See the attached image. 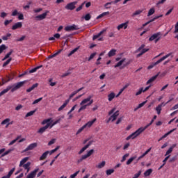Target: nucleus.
Returning <instances> with one entry per match:
<instances>
[{"mask_svg":"<svg viewBox=\"0 0 178 178\" xmlns=\"http://www.w3.org/2000/svg\"><path fill=\"white\" fill-rule=\"evenodd\" d=\"M62 119H65V115H62L61 118L57 119L55 122L53 123L51 122V118L44 120L42 121V124H46L44 127H41L38 131V133H40V134H42V133H45L47 131V129H52L55 124H58L62 120Z\"/></svg>","mask_w":178,"mask_h":178,"instance_id":"obj_1","label":"nucleus"},{"mask_svg":"<svg viewBox=\"0 0 178 178\" xmlns=\"http://www.w3.org/2000/svg\"><path fill=\"white\" fill-rule=\"evenodd\" d=\"M95 122H97V118L93 119L92 121H89L77 131L76 134H79V133H81L82 130H84V129H89V127H91L92 124L95 123Z\"/></svg>","mask_w":178,"mask_h":178,"instance_id":"obj_2","label":"nucleus"},{"mask_svg":"<svg viewBox=\"0 0 178 178\" xmlns=\"http://www.w3.org/2000/svg\"><path fill=\"white\" fill-rule=\"evenodd\" d=\"M26 81H27L17 82V83H15L13 86H11L12 87L11 92H15V91H17L19 88H22V87H23V86L25 85Z\"/></svg>","mask_w":178,"mask_h":178,"instance_id":"obj_3","label":"nucleus"},{"mask_svg":"<svg viewBox=\"0 0 178 178\" xmlns=\"http://www.w3.org/2000/svg\"><path fill=\"white\" fill-rule=\"evenodd\" d=\"M170 55H172V54H166L165 56H163L161 58H160L159 60H157L154 63L149 65L147 69H152L154 67L156 66V65H159V63H161V62H163V60H165V59H168V58H169V56H170Z\"/></svg>","mask_w":178,"mask_h":178,"instance_id":"obj_4","label":"nucleus"},{"mask_svg":"<svg viewBox=\"0 0 178 178\" xmlns=\"http://www.w3.org/2000/svg\"><path fill=\"white\" fill-rule=\"evenodd\" d=\"M93 154L94 149H92L90 151H88L86 154L81 156V157L79 159H78L77 163H81L82 161H84V159H87V158L91 156V155H92Z\"/></svg>","mask_w":178,"mask_h":178,"instance_id":"obj_5","label":"nucleus"},{"mask_svg":"<svg viewBox=\"0 0 178 178\" xmlns=\"http://www.w3.org/2000/svg\"><path fill=\"white\" fill-rule=\"evenodd\" d=\"M76 5H77V1H74L67 3L65 8L67 10H74V9H76Z\"/></svg>","mask_w":178,"mask_h":178,"instance_id":"obj_6","label":"nucleus"},{"mask_svg":"<svg viewBox=\"0 0 178 178\" xmlns=\"http://www.w3.org/2000/svg\"><path fill=\"white\" fill-rule=\"evenodd\" d=\"M75 30H80V28H79V26L75 24L67 26L65 27V31H74Z\"/></svg>","mask_w":178,"mask_h":178,"instance_id":"obj_7","label":"nucleus"},{"mask_svg":"<svg viewBox=\"0 0 178 178\" xmlns=\"http://www.w3.org/2000/svg\"><path fill=\"white\" fill-rule=\"evenodd\" d=\"M38 144L37 143H33L30 144L26 147V148L23 151V152H27V151H33L35 148H37Z\"/></svg>","mask_w":178,"mask_h":178,"instance_id":"obj_8","label":"nucleus"},{"mask_svg":"<svg viewBox=\"0 0 178 178\" xmlns=\"http://www.w3.org/2000/svg\"><path fill=\"white\" fill-rule=\"evenodd\" d=\"M118 116H119V111H117L108 118L107 123H109V122H111V120H112V122H115V120H116V119H118Z\"/></svg>","mask_w":178,"mask_h":178,"instance_id":"obj_9","label":"nucleus"},{"mask_svg":"<svg viewBox=\"0 0 178 178\" xmlns=\"http://www.w3.org/2000/svg\"><path fill=\"white\" fill-rule=\"evenodd\" d=\"M49 13V10H47L45 13H42V15H37L35 19H38V20H44L47 17V15Z\"/></svg>","mask_w":178,"mask_h":178,"instance_id":"obj_10","label":"nucleus"},{"mask_svg":"<svg viewBox=\"0 0 178 178\" xmlns=\"http://www.w3.org/2000/svg\"><path fill=\"white\" fill-rule=\"evenodd\" d=\"M128 24H129V22L120 24V25H118L117 26V29L118 30H122V29H124V30H126V29H127V27L129 26Z\"/></svg>","mask_w":178,"mask_h":178,"instance_id":"obj_11","label":"nucleus"},{"mask_svg":"<svg viewBox=\"0 0 178 178\" xmlns=\"http://www.w3.org/2000/svg\"><path fill=\"white\" fill-rule=\"evenodd\" d=\"M91 144H92V141H89L86 145H85L79 152V155H81L88 148Z\"/></svg>","mask_w":178,"mask_h":178,"instance_id":"obj_12","label":"nucleus"},{"mask_svg":"<svg viewBox=\"0 0 178 178\" xmlns=\"http://www.w3.org/2000/svg\"><path fill=\"white\" fill-rule=\"evenodd\" d=\"M159 35H162V33L157 32L156 33L153 34L149 38V41H154V40H156V38H158Z\"/></svg>","mask_w":178,"mask_h":178,"instance_id":"obj_13","label":"nucleus"},{"mask_svg":"<svg viewBox=\"0 0 178 178\" xmlns=\"http://www.w3.org/2000/svg\"><path fill=\"white\" fill-rule=\"evenodd\" d=\"M23 24L22 22H17L12 26V30H17V29H22Z\"/></svg>","mask_w":178,"mask_h":178,"instance_id":"obj_14","label":"nucleus"},{"mask_svg":"<svg viewBox=\"0 0 178 178\" xmlns=\"http://www.w3.org/2000/svg\"><path fill=\"white\" fill-rule=\"evenodd\" d=\"M105 31H106V29H103L102 31H100L99 33H97V35H93V37H92L93 41H95V40H97V38H99V37H101L102 35L105 33Z\"/></svg>","mask_w":178,"mask_h":178,"instance_id":"obj_15","label":"nucleus"},{"mask_svg":"<svg viewBox=\"0 0 178 178\" xmlns=\"http://www.w3.org/2000/svg\"><path fill=\"white\" fill-rule=\"evenodd\" d=\"M31 165V162L28 161L26 164H23L22 167L24 169L26 170V173H29L30 172V165Z\"/></svg>","mask_w":178,"mask_h":178,"instance_id":"obj_16","label":"nucleus"},{"mask_svg":"<svg viewBox=\"0 0 178 178\" xmlns=\"http://www.w3.org/2000/svg\"><path fill=\"white\" fill-rule=\"evenodd\" d=\"M69 102H70V99L65 100V102L63 103V104L58 108V112H60V111H63V109H65V108H66V106H67V104H69Z\"/></svg>","mask_w":178,"mask_h":178,"instance_id":"obj_17","label":"nucleus"},{"mask_svg":"<svg viewBox=\"0 0 178 178\" xmlns=\"http://www.w3.org/2000/svg\"><path fill=\"white\" fill-rule=\"evenodd\" d=\"M12 86H7V88L4 90H3L1 92H0V97H2V95H3V94H6V92H8L9 90H12Z\"/></svg>","mask_w":178,"mask_h":178,"instance_id":"obj_18","label":"nucleus"},{"mask_svg":"<svg viewBox=\"0 0 178 178\" xmlns=\"http://www.w3.org/2000/svg\"><path fill=\"white\" fill-rule=\"evenodd\" d=\"M91 98H92V96L90 95L86 99H83L80 103V105H86V104H87L88 102H90V101L91 100Z\"/></svg>","mask_w":178,"mask_h":178,"instance_id":"obj_19","label":"nucleus"},{"mask_svg":"<svg viewBox=\"0 0 178 178\" xmlns=\"http://www.w3.org/2000/svg\"><path fill=\"white\" fill-rule=\"evenodd\" d=\"M11 151H13V149H8V150H7V151H6V152H3V153H2V154L0 156V159H1L2 161H3V156H6V155H9V154H10V152Z\"/></svg>","mask_w":178,"mask_h":178,"instance_id":"obj_20","label":"nucleus"},{"mask_svg":"<svg viewBox=\"0 0 178 178\" xmlns=\"http://www.w3.org/2000/svg\"><path fill=\"white\" fill-rule=\"evenodd\" d=\"M37 172H38V168L35 169L34 171L31 172L29 175H28L26 178H34V177H35V175H37Z\"/></svg>","mask_w":178,"mask_h":178,"instance_id":"obj_21","label":"nucleus"},{"mask_svg":"<svg viewBox=\"0 0 178 178\" xmlns=\"http://www.w3.org/2000/svg\"><path fill=\"white\" fill-rule=\"evenodd\" d=\"M147 127H148V126H146L145 127H140L138 130H136L135 132L132 133V134H141V133L144 131V130H145Z\"/></svg>","mask_w":178,"mask_h":178,"instance_id":"obj_22","label":"nucleus"},{"mask_svg":"<svg viewBox=\"0 0 178 178\" xmlns=\"http://www.w3.org/2000/svg\"><path fill=\"white\" fill-rule=\"evenodd\" d=\"M158 78V74L153 76L152 78H150L146 83L147 85L151 84V83H153V81H155L156 79Z\"/></svg>","mask_w":178,"mask_h":178,"instance_id":"obj_23","label":"nucleus"},{"mask_svg":"<svg viewBox=\"0 0 178 178\" xmlns=\"http://www.w3.org/2000/svg\"><path fill=\"white\" fill-rule=\"evenodd\" d=\"M116 55V49H113L108 53V56L109 58H112V56H115Z\"/></svg>","mask_w":178,"mask_h":178,"instance_id":"obj_24","label":"nucleus"},{"mask_svg":"<svg viewBox=\"0 0 178 178\" xmlns=\"http://www.w3.org/2000/svg\"><path fill=\"white\" fill-rule=\"evenodd\" d=\"M48 154H49V151H46L44 153L42 154V156L40 157V161H44L48 156Z\"/></svg>","mask_w":178,"mask_h":178,"instance_id":"obj_25","label":"nucleus"},{"mask_svg":"<svg viewBox=\"0 0 178 178\" xmlns=\"http://www.w3.org/2000/svg\"><path fill=\"white\" fill-rule=\"evenodd\" d=\"M148 51H149V49H143L141 52L140 54H137L136 58H140V56H143V55H144V54H145V52H148Z\"/></svg>","mask_w":178,"mask_h":178,"instance_id":"obj_26","label":"nucleus"},{"mask_svg":"<svg viewBox=\"0 0 178 178\" xmlns=\"http://www.w3.org/2000/svg\"><path fill=\"white\" fill-rule=\"evenodd\" d=\"M153 170L152 168H149L148 170H147L145 172H144V176L145 177H147L148 176H151V173H152Z\"/></svg>","mask_w":178,"mask_h":178,"instance_id":"obj_27","label":"nucleus"},{"mask_svg":"<svg viewBox=\"0 0 178 178\" xmlns=\"http://www.w3.org/2000/svg\"><path fill=\"white\" fill-rule=\"evenodd\" d=\"M37 87H38V83L33 84L31 88L26 90V92H31V91H33L34 88H37Z\"/></svg>","mask_w":178,"mask_h":178,"instance_id":"obj_28","label":"nucleus"},{"mask_svg":"<svg viewBox=\"0 0 178 178\" xmlns=\"http://www.w3.org/2000/svg\"><path fill=\"white\" fill-rule=\"evenodd\" d=\"M115 97H116V95H115V92H112L111 93L108 95V101L111 102V101L113 100Z\"/></svg>","mask_w":178,"mask_h":178,"instance_id":"obj_29","label":"nucleus"},{"mask_svg":"<svg viewBox=\"0 0 178 178\" xmlns=\"http://www.w3.org/2000/svg\"><path fill=\"white\" fill-rule=\"evenodd\" d=\"M29 161V157H25L19 163V168H22V166H23V165H24V163H26V162H27Z\"/></svg>","mask_w":178,"mask_h":178,"instance_id":"obj_30","label":"nucleus"},{"mask_svg":"<svg viewBox=\"0 0 178 178\" xmlns=\"http://www.w3.org/2000/svg\"><path fill=\"white\" fill-rule=\"evenodd\" d=\"M15 168H12V169L8 172V174L6 176H4V177L10 178V176H12V175H13V172H15Z\"/></svg>","mask_w":178,"mask_h":178,"instance_id":"obj_31","label":"nucleus"},{"mask_svg":"<svg viewBox=\"0 0 178 178\" xmlns=\"http://www.w3.org/2000/svg\"><path fill=\"white\" fill-rule=\"evenodd\" d=\"M105 165H106V161H102V163H99L96 168H97L98 169H102V168H104L105 166Z\"/></svg>","mask_w":178,"mask_h":178,"instance_id":"obj_32","label":"nucleus"},{"mask_svg":"<svg viewBox=\"0 0 178 178\" xmlns=\"http://www.w3.org/2000/svg\"><path fill=\"white\" fill-rule=\"evenodd\" d=\"M41 67H42V65L37 66L35 68L31 69L29 71V73H35V72H37V70H38V69H41Z\"/></svg>","mask_w":178,"mask_h":178,"instance_id":"obj_33","label":"nucleus"},{"mask_svg":"<svg viewBox=\"0 0 178 178\" xmlns=\"http://www.w3.org/2000/svg\"><path fill=\"white\" fill-rule=\"evenodd\" d=\"M126 60V58H122L120 61H119L114 67H119V66H122L123 63Z\"/></svg>","mask_w":178,"mask_h":178,"instance_id":"obj_34","label":"nucleus"},{"mask_svg":"<svg viewBox=\"0 0 178 178\" xmlns=\"http://www.w3.org/2000/svg\"><path fill=\"white\" fill-rule=\"evenodd\" d=\"M10 80H13V78H10V76H7L6 79H2L3 84H6V83H9Z\"/></svg>","mask_w":178,"mask_h":178,"instance_id":"obj_35","label":"nucleus"},{"mask_svg":"<svg viewBox=\"0 0 178 178\" xmlns=\"http://www.w3.org/2000/svg\"><path fill=\"white\" fill-rule=\"evenodd\" d=\"M112 173H115L114 169H108V170H106V175L107 176H111V175H112Z\"/></svg>","mask_w":178,"mask_h":178,"instance_id":"obj_36","label":"nucleus"},{"mask_svg":"<svg viewBox=\"0 0 178 178\" xmlns=\"http://www.w3.org/2000/svg\"><path fill=\"white\" fill-rule=\"evenodd\" d=\"M12 36L11 33H7L6 35L2 36V40L3 41H8L9 40V38Z\"/></svg>","mask_w":178,"mask_h":178,"instance_id":"obj_37","label":"nucleus"},{"mask_svg":"<svg viewBox=\"0 0 178 178\" xmlns=\"http://www.w3.org/2000/svg\"><path fill=\"white\" fill-rule=\"evenodd\" d=\"M79 48H80V47H78L74 49L72 51H71L69 53V54L67 55V56H72V55H73L75 52H77V51H79Z\"/></svg>","mask_w":178,"mask_h":178,"instance_id":"obj_38","label":"nucleus"},{"mask_svg":"<svg viewBox=\"0 0 178 178\" xmlns=\"http://www.w3.org/2000/svg\"><path fill=\"white\" fill-rule=\"evenodd\" d=\"M13 53V50H10V52H8L5 56L4 58L2 59V60H6V59H8L10 55H12V54Z\"/></svg>","mask_w":178,"mask_h":178,"instance_id":"obj_39","label":"nucleus"},{"mask_svg":"<svg viewBox=\"0 0 178 178\" xmlns=\"http://www.w3.org/2000/svg\"><path fill=\"white\" fill-rule=\"evenodd\" d=\"M9 122H10V119L6 118L3 122H1V124H7L6 127L9 126Z\"/></svg>","mask_w":178,"mask_h":178,"instance_id":"obj_40","label":"nucleus"},{"mask_svg":"<svg viewBox=\"0 0 178 178\" xmlns=\"http://www.w3.org/2000/svg\"><path fill=\"white\" fill-rule=\"evenodd\" d=\"M82 19H85L86 22H88V20L91 19V15H90V13H88L84 17H82Z\"/></svg>","mask_w":178,"mask_h":178,"instance_id":"obj_41","label":"nucleus"},{"mask_svg":"<svg viewBox=\"0 0 178 178\" xmlns=\"http://www.w3.org/2000/svg\"><path fill=\"white\" fill-rule=\"evenodd\" d=\"M138 136V134H131L129 135L128 137H127L126 140H130L131 138H132V140H134V138H136L137 136Z\"/></svg>","mask_w":178,"mask_h":178,"instance_id":"obj_42","label":"nucleus"},{"mask_svg":"<svg viewBox=\"0 0 178 178\" xmlns=\"http://www.w3.org/2000/svg\"><path fill=\"white\" fill-rule=\"evenodd\" d=\"M81 106L80 107V108L78 110V113H80V112H81V111H84L86 109H87V104H83V105H81Z\"/></svg>","mask_w":178,"mask_h":178,"instance_id":"obj_43","label":"nucleus"},{"mask_svg":"<svg viewBox=\"0 0 178 178\" xmlns=\"http://www.w3.org/2000/svg\"><path fill=\"white\" fill-rule=\"evenodd\" d=\"M12 62V58H8L3 64V67H6Z\"/></svg>","mask_w":178,"mask_h":178,"instance_id":"obj_44","label":"nucleus"},{"mask_svg":"<svg viewBox=\"0 0 178 178\" xmlns=\"http://www.w3.org/2000/svg\"><path fill=\"white\" fill-rule=\"evenodd\" d=\"M140 13H143V10H138L133 13L132 16L134 17V16H138V15H140Z\"/></svg>","mask_w":178,"mask_h":178,"instance_id":"obj_45","label":"nucleus"},{"mask_svg":"<svg viewBox=\"0 0 178 178\" xmlns=\"http://www.w3.org/2000/svg\"><path fill=\"white\" fill-rule=\"evenodd\" d=\"M161 111H162V107L161 106L158 105L156 107V111L157 115H161Z\"/></svg>","mask_w":178,"mask_h":178,"instance_id":"obj_46","label":"nucleus"},{"mask_svg":"<svg viewBox=\"0 0 178 178\" xmlns=\"http://www.w3.org/2000/svg\"><path fill=\"white\" fill-rule=\"evenodd\" d=\"M7 47H6V45H5V44H1V46H0V54H2V52H3L4 51H5V49H7Z\"/></svg>","mask_w":178,"mask_h":178,"instance_id":"obj_47","label":"nucleus"},{"mask_svg":"<svg viewBox=\"0 0 178 178\" xmlns=\"http://www.w3.org/2000/svg\"><path fill=\"white\" fill-rule=\"evenodd\" d=\"M154 13H155V9L154 8H150L149 12H148L147 16L148 17L152 16V15H154Z\"/></svg>","mask_w":178,"mask_h":178,"instance_id":"obj_48","label":"nucleus"},{"mask_svg":"<svg viewBox=\"0 0 178 178\" xmlns=\"http://www.w3.org/2000/svg\"><path fill=\"white\" fill-rule=\"evenodd\" d=\"M59 148H60V146H57L55 149L51 150V151H49V155H52V154H54V152H56V151H58V149H59Z\"/></svg>","mask_w":178,"mask_h":178,"instance_id":"obj_49","label":"nucleus"},{"mask_svg":"<svg viewBox=\"0 0 178 178\" xmlns=\"http://www.w3.org/2000/svg\"><path fill=\"white\" fill-rule=\"evenodd\" d=\"M136 158H137V156H133V157H131L129 159H128V161H127V165H130L131 162H133V161L136 159Z\"/></svg>","mask_w":178,"mask_h":178,"instance_id":"obj_50","label":"nucleus"},{"mask_svg":"<svg viewBox=\"0 0 178 178\" xmlns=\"http://www.w3.org/2000/svg\"><path fill=\"white\" fill-rule=\"evenodd\" d=\"M176 161H177V156H174L169 159L170 163H172V162H176Z\"/></svg>","mask_w":178,"mask_h":178,"instance_id":"obj_51","label":"nucleus"},{"mask_svg":"<svg viewBox=\"0 0 178 178\" xmlns=\"http://www.w3.org/2000/svg\"><path fill=\"white\" fill-rule=\"evenodd\" d=\"M112 3H113V2L111 1V2H108L104 5V8L106 9H111V5H112Z\"/></svg>","mask_w":178,"mask_h":178,"instance_id":"obj_52","label":"nucleus"},{"mask_svg":"<svg viewBox=\"0 0 178 178\" xmlns=\"http://www.w3.org/2000/svg\"><path fill=\"white\" fill-rule=\"evenodd\" d=\"M144 92V88H140L139 90L136 93V96L141 95Z\"/></svg>","mask_w":178,"mask_h":178,"instance_id":"obj_53","label":"nucleus"},{"mask_svg":"<svg viewBox=\"0 0 178 178\" xmlns=\"http://www.w3.org/2000/svg\"><path fill=\"white\" fill-rule=\"evenodd\" d=\"M34 113H35V110L31 111L27 113L26 115V118H29V116H33V115H34Z\"/></svg>","mask_w":178,"mask_h":178,"instance_id":"obj_54","label":"nucleus"},{"mask_svg":"<svg viewBox=\"0 0 178 178\" xmlns=\"http://www.w3.org/2000/svg\"><path fill=\"white\" fill-rule=\"evenodd\" d=\"M95 55H97L96 52L92 53V54H90V57L88 59V62H90V60H91L92 59H94V58L95 57Z\"/></svg>","mask_w":178,"mask_h":178,"instance_id":"obj_55","label":"nucleus"},{"mask_svg":"<svg viewBox=\"0 0 178 178\" xmlns=\"http://www.w3.org/2000/svg\"><path fill=\"white\" fill-rule=\"evenodd\" d=\"M172 151H173V147H170L168 150L166 152L165 156H168L169 154H172Z\"/></svg>","mask_w":178,"mask_h":178,"instance_id":"obj_56","label":"nucleus"},{"mask_svg":"<svg viewBox=\"0 0 178 178\" xmlns=\"http://www.w3.org/2000/svg\"><path fill=\"white\" fill-rule=\"evenodd\" d=\"M42 101V97H40L38 99H35L32 105H35V104H38V102H41Z\"/></svg>","mask_w":178,"mask_h":178,"instance_id":"obj_57","label":"nucleus"},{"mask_svg":"<svg viewBox=\"0 0 178 178\" xmlns=\"http://www.w3.org/2000/svg\"><path fill=\"white\" fill-rule=\"evenodd\" d=\"M163 15H160L159 16H155L154 18H152V19H150V22H155V20H156L157 19H159V17H163Z\"/></svg>","mask_w":178,"mask_h":178,"instance_id":"obj_58","label":"nucleus"},{"mask_svg":"<svg viewBox=\"0 0 178 178\" xmlns=\"http://www.w3.org/2000/svg\"><path fill=\"white\" fill-rule=\"evenodd\" d=\"M145 104H147V101H145V102L139 104L137 107V109H140V108H143V106H144L145 105Z\"/></svg>","mask_w":178,"mask_h":178,"instance_id":"obj_59","label":"nucleus"},{"mask_svg":"<svg viewBox=\"0 0 178 178\" xmlns=\"http://www.w3.org/2000/svg\"><path fill=\"white\" fill-rule=\"evenodd\" d=\"M84 3H82V4L81 6H79L76 9V12H80V10H81V9H83V6H84Z\"/></svg>","mask_w":178,"mask_h":178,"instance_id":"obj_60","label":"nucleus"},{"mask_svg":"<svg viewBox=\"0 0 178 178\" xmlns=\"http://www.w3.org/2000/svg\"><path fill=\"white\" fill-rule=\"evenodd\" d=\"M141 173H142L141 170L138 171V173H136V174H135L134 175L133 178H138V177H140V176L141 175Z\"/></svg>","mask_w":178,"mask_h":178,"instance_id":"obj_61","label":"nucleus"},{"mask_svg":"<svg viewBox=\"0 0 178 178\" xmlns=\"http://www.w3.org/2000/svg\"><path fill=\"white\" fill-rule=\"evenodd\" d=\"M129 157V154H126L122 156V159L121 160V162H124L126 161L127 158Z\"/></svg>","mask_w":178,"mask_h":178,"instance_id":"obj_62","label":"nucleus"},{"mask_svg":"<svg viewBox=\"0 0 178 178\" xmlns=\"http://www.w3.org/2000/svg\"><path fill=\"white\" fill-rule=\"evenodd\" d=\"M80 173V171H76L73 175H70V178H76V176H77Z\"/></svg>","mask_w":178,"mask_h":178,"instance_id":"obj_63","label":"nucleus"},{"mask_svg":"<svg viewBox=\"0 0 178 178\" xmlns=\"http://www.w3.org/2000/svg\"><path fill=\"white\" fill-rule=\"evenodd\" d=\"M19 15V12H17V10H14L11 14L12 16H17Z\"/></svg>","mask_w":178,"mask_h":178,"instance_id":"obj_64","label":"nucleus"}]
</instances>
